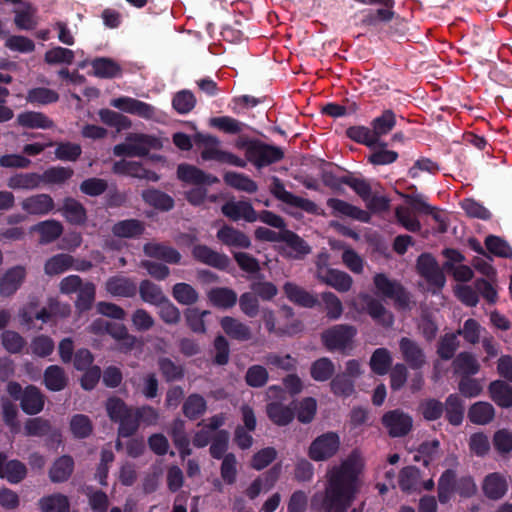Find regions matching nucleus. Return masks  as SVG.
<instances>
[{"mask_svg":"<svg viewBox=\"0 0 512 512\" xmlns=\"http://www.w3.org/2000/svg\"><path fill=\"white\" fill-rule=\"evenodd\" d=\"M106 290L114 297L132 298L137 293V285L131 278L112 276L106 281Z\"/></svg>","mask_w":512,"mask_h":512,"instance_id":"a878e982","label":"nucleus"},{"mask_svg":"<svg viewBox=\"0 0 512 512\" xmlns=\"http://www.w3.org/2000/svg\"><path fill=\"white\" fill-rule=\"evenodd\" d=\"M346 136L352 141L367 147L378 145L372 129L366 126H350L346 129Z\"/></svg>","mask_w":512,"mask_h":512,"instance_id":"680f3d73","label":"nucleus"},{"mask_svg":"<svg viewBox=\"0 0 512 512\" xmlns=\"http://www.w3.org/2000/svg\"><path fill=\"white\" fill-rule=\"evenodd\" d=\"M486 250L494 256L500 258L511 259L512 247L502 237L496 235H488L484 241Z\"/></svg>","mask_w":512,"mask_h":512,"instance_id":"13d9d810","label":"nucleus"},{"mask_svg":"<svg viewBox=\"0 0 512 512\" xmlns=\"http://www.w3.org/2000/svg\"><path fill=\"white\" fill-rule=\"evenodd\" d=\"M137 291L139 292L140 298L143 302L153 306L161 304L167 298L163 293L162 288L148 279L140 282Z\"/></svg>","mask_w":512,"mask_h":512,"instance_id":"a19ab883","label":"nucleus"},{"mask_svg":"<svg viewBox=\"0 0 512 512\" xmlns=\"http://www.w3.org/2000/svg\"><path fill=\"white\" fill-rule=\"evenodd\" d=\"M33 230L39 233L41 244H49L61 236L63 225L57 220L50 219L37 223Z\"/></svg>","mask_w":512,"mask_h":512,"instance_id":"ea45409f","label":"nucleus"},{"mask_svg":"<svg viewBox=\"0 0 512 512\" xmlns=\"http://www.w3.org/2000/svg\"><path fill=\"white\" fill-rule=\"evenodd\" d=\"M456 471L446 469L438 480V500L442 504L450 501L452 494L455 492L457 485Z\"/></svg>","mask_w":512,"mask_h":512,"instance_id":"79ce46f5","label":"nucleus"},{"mask_svg":"<svg viewBox=\"0 0 512 512\" xmlns=\"http://www.w3.org/2000/svg\"><path fill=\"white\" fill-rule=\"evenodd\" d=\"M209 300L218 308L229 309L237 302V294L227 287H217L210 290Z\"/></svg>","mask_w":512,"mask_h":512,"instance_id":"603ef678","label":"nucleus"},{"mask_svg":"<svg viewBox=\"0 0 512 512\" xmlns=\"http://www.w3.org/2000/svg\"><path fill=\"white\" fill-rule=\"evenodd\" d=\"M111 105L123 112L136 115L146 120L153 119L156 114V109L151 104L127 96L113 99Z\"/></svg>","mask_w":512,"mask_h":512,"instance_id":"ddd939ff","label":"nucleus"},{"mask_svg":"<svg viewBox=\"0 0 512 512\" xmlns=\"http://www.w3.org/2000/svg\"><path fill=\"white\" fill-rule=\"evenodd\" d=\"M177 177L185 183L193 185H212L219 182V179L211 174H208L200 168L182 163L177 167Z\"/></svg>","mask_w":512,"mask_h":512,"instance_id":"a211bd4d","label":"nucleus"},{"mask_svg":"<svg viewBox=\"0 0 512 512\" xmlns=\"http://www.w3.org/2000/svg\"><path fill=\"white\" fill-rule=\"evenodd\" d=\"M224 182L239 191L255 193L258 190L257 183L243 173L229 171L223 176Z\"/></svg>","mask_w":512,"mask_h":512,"instance_id":"09e8293b","label":"nucleus"},{"mask_svg":"<svg viewBox=\"0 0 512 512\" xmlns=\"http://www.w3.org/2000/svg\"><path fill=\"white\" fill-rule=\"evenodd\" d=\"M430 217L433 221L432 230L434 233L443 234L448 230V223L444 219L441 210L428 203V197L418 193V233H421L420 218Z\"/></svg>","mask_w":512,"mask_h":512,"instance_id":"9b49d317","label":"nucleus"},{"mask_svg":"<svg viewBox=\"0 0 512 512\" xmlns=\"http://www.w3.org/2000/svg\"><path fill=\"white\" fill-rule=\"evenodd\" d=\"M418 274L426 280L433 294L440 292L446 283L443 270L436 259L428 253L418 256Z\"/></svg>","mask_w":512,"mask_h":512,"instance_id":"423d86ee","label":"nucleus"},{"mask_svg":"<svg viewBox=\"0 0 512 512\" xmlns=\"http://www.w3.org/2000/svg\"><path fill=\"white\" fill-rule=\"evenodd\" d=\"M316 276L319 281L341 293L349 291L353 283L352 277L346 272L334 268H326L320 262L317 263Z\"/></svg>","mask_w":512,"mask_h":512,"instance_id":"1a4fd4ad","label":"nucleus"},{"mask_svg":"<svg viewBox=\"0 0 512 512\" xmlns=\"http://www.w3.org/2000/svg\"><path fill=\"white\" fill-rule=\"evenodd\" d=\"M283 291L290 302L300 307L313 308L319 303L315 295L293 282H286Z\"/></svg>","mask_w":512,"mask_h":512,"instance_id":"b1692460","label":"nucleus"},{"mask_svg":"<svg viewBox=\"0 0 512 512\" xmlns=\"http://www.w3.org/2000/svg\"><path fill=\"white\" fill-rule=\"evenodd\" d=\"M39 508L42 512H69L70 503L67 496L55 493L42 497L39 500Z\"/></svg>","mask_w":512,"mask_h":512,"instance_id":"6e6d98bb","label":"nucleus"},{"mask_svg":"<svg viewBox=\"0 0 512 512\" xmlns=\"http://www.w3.org/2000/svg\"><path fill=\"white\" fill-rule=\"evenodd\" d=\"M207 410V402L205 398L198 394H190L184 401L182 411L185 417L189 420H197Z\"/></svg>","mask_w":512,"mask_h":512,"instance_id":"49530a36","label":"nucleus"},{"mask_svg":"<svg viewBox=\"0 0 512 512\" xmlns=\"http://www.w3.org/2000/svg\"><path fill=\"white\" fill-rule=\"evenodd\" d=\"M340 437L329 431L317 436L308 448V456L316 462L326 461L335 456L340 448Z\"/></svg>","mask_w":512,"mask_h":512,"instance_id":"20e7f679","label":"nucleus"},{"mask_svg":"<svg viewBox=\"0 0 512 512\" xmlns=\"http://www.w3.org/2000/svg\"><path fill=\"white\" fill-rule=\"evenodd\" d=\"M445 419L452 426H460L464 420L465 404L459 394H450L444 403Z\"/></svg>","mask_w":512,"mask_h":512,"instance_id":"c85d7f7f","label":"nucleus"},{"mask_svg":"<svg viewBox=\"0 0 512 512\" xmlns=\"http://www.w3.org/2000/svg\"><path fill=\"white\" fill-rule=\"evenodd\" d=\"M94 75L99 78H114L121 73V67L110 58L99 57L92 61Z\"/></svg>","mask_w":512,"mask_h":512,"instance_id":"4d7b16f0","label":"nucleus"},{"mask_svg":"<svg viewBox=\"0 0 512 512\" xmlns=\"http://www.w3.org/2000/svg\"><path fill=\"white\" fill-rule=\"evenodd\" d=\"M281 242L285 243L281 253L288 258L302 260L311 253L310 245L292 230L284 229Z\"/></svg>","mask_w":512,"mask_h":512,"instance_id":"f8f14e48","label":"nucleus"},{"mask_svg":"<svg viewBox=\"0 0 512 512\" xmlns=\"http://www.w3.org/2000/svg\"><path fill=\"white\" fill-rule=\"evenodd\" d=\"M266 413L269 420L280 427L289 425L295 418L294 408L278 401L268 403Z\"/></svg>","mask_w":512,"mask_h":512,"instance_id":"473e14b6","label":"nucleus"},{"mask_svg":"<svg viewBox=\"0 0 512 512\" xmlns=\"http://www.w3.org/2000/svg\"><path fill=\"white\" fill-rule=\"evenodd\" d=\"M252 148L247 161L258 169L280 162L285 156L280 147L264 143L261 140H258Z\"/></svg>","mask_w":512,"mask_h":512,"instance_id":"6e6552de","label":"nucleus"},{"mask_svg":"<svg viewBox=\"0 0 512 512\" xmlns=\"http://www.w3.org/2000/svg\"><path fill=\"white\" fill-rule=\"evenodd\" d=\"M141 198L145 204L161 212H168L175 206V201L170 195L156 188L143 190Z\"/></svg>","mask_w":512,"mask_h":512,"instance_id":"bb28decb","label":"nucleus"},{"mask_svg":"<svg viewBox=\"0 0 512 512\" xmlns=\"http://www.w3.org/2000/svg\"><path fill=\"white\" fill-rule=\"evenodd\" d=\"M68 383L69 378L61 366L50 365L44 370L43 384L49 391H62L68 386Z\"/></svg>","mask_w":512,"mask_h":512,"instance_id":"2f4dec72","label":"nucleus"},{"mask_svg":"<svg viewBox=\"0 0 512 512\" xmlns=\"http://www.w3.org/2000/svg\"><path fill=\"white\" fill-rule=\"evenodd\" d=\"M218 241L229 248L249 249L252 245L250 237L243 231L224 224L216 233Z\"/></svg>","mask_w":512,"mask_h":512,"instance_id":"f3484780","label":"nucleus"},{"mask_svg":"<svg viewBox=\"0 0 512 512\" xmlns=\"http://www.w3.org/2000/svg\"><path fill=\"white\" fill-rule=\"evenodd\" d=\"M143 252L150 258L162 260L169 264H178L182 258L177 249L164 243L148 242L144 244Z\"/></svg>","mask_w":512,"mask_h":512,"instance_id":"4be33fe9","label":"nucleus"},{"mask_svg":"<svg viewBox=\"0 0 512 512\" xmlns=\"http://www.w3.org/2000/svg\"><path fill=\"white\" fill-rule=\"evenodd\" d=\"M395 114L391 110H385L379 117H376L371 125L373 134L377 140L378 145L387 146L386 143L380 142V137L388 134L395 126Z\"/></svg>","mask_w":512,"mask_h":512,"instance_id":"de8ad7c7","label":"nucleus"},{"mask_svg":"<svg viewBox=\"0 0 512 512\" xmlns=\"http://www.w3.org/2000/svg\"><path fill=\"white\" fill-rule=\"evenodd\" d=\"M326 204L331 209V214L335 217H348L363 223H369L371 220V216L368 211L354 206L342 199L329 198L327 199Z\"/></svg>","mask_w":512,"mask_h":512,"instance_id":"2eb2a0df","label":"nucleus"},{"mask_svg":"<svg viewBox=\"0 0 512 512\" xmlns=\"http://www.w3.org/2000/svg\"><path fill=\"white\" fill-rule=\"evenodd\" d=\"M21 207L29 215L44 216L54 209L55 203L49 194L41 193L23 199Z\"/></svg>","mask_w":512,"mask_h":512,"instance_id":"412c9836","label":"nucleus"},{"mask_svg":"<svg viewBox=\"0 0 512 512\" xmlns=\"http://www.w3.org/2000/svg\"><path fill=\"white\" fill-rule=\"evenodd\" d=\"M58 100L59 94L46 87L32 88L26 95V101L31 104L48 105L56 103Z\"/></svg>","mask_w":512,"mask_h":512,"instance_id":"e2e57ef3","label":"nucleus"},{"mask_svg":"<svg viewBox=\"0 0 512 512\" xmlns=\"http://www.w3.org/2000/svg\"><path fill=\"white\" fill-rule=\"evenodd\" d=\"M360 467L354 454L327 474L323 491L315 492L310 499L314 512H347L358 491Z\"/></svg>","mask_w":512,"mask_h":512,"instance_id":"f257e3e1","label":"nucleus"},{"mask_svg":"<svg viewBox=\"0 0 512 512\" xmlns=\"http://www.w3.org/2000/svg\"><path fill=\"white\" fill-rule=\"evenodd\" d=\"M211 127L227 134H239L243 131L245 124L230 116L212 117L209 120Z\"/></svg>","mask_w":512,"mask_h":512,"instance_id":"0e129e2a","label":"nucleus"},{"mask_svg":"<svg viewBox=\"0 0 512 512\" xmlns=\"http://www.w3.org/2000/svg\"><path fill=\"white\" fill-rule=\"evenodd\" d=\"M412 417L399 409L386 412L382 416V424L389 436L396 438L408 434L412 428Z\"/></svg>","mask_w":512,"mask_h":512,"instance_id":"9d476101","label":"nucleus"},{"mask_svg":"<svg viewBox=\"0 0 512 512\" xmlns=\"http://www.w3.org/2000/svg\"><path fill=\"white\" fill-rule=\"evenodd\" d=\"M172 296L182 305H192L198 301L199 294L196 289L188 283H176L172 288Z\"/></svg>","mask_w":512,"mask_h":512,"instance_id":"69168bd1","label":"nucleus"},{"mask_svg":"<svg viewBox=\"0 0 512 512\" xmlns=\"http://www.w3.org/2000/svg\"><path fill=\"white\" fill-rule=\"evenodd\" d=\"M192 256L196 261L222 271L226 270L231 263L226 254L219 253L204 244L195 245L192 248Z\"/></svg>","mask_w":512,"mask_h":512,"instance_id":"4468645a","label":"nucleus"},{"mask_svg":"<svg viewBox=\"0 0 512 512\" xmlns=\"http://www.w3.org/2000/svg\"><path fill=\"white\" fill-rule=\"evenodd\" d=\"M74 470V460L69 455L57 458L49 470V478L53 483H62L69 479Z\"/></svg>","mask_w":512,"mask_h":512,"instance_id":"e433bc0d","label":"nucleus"},{"mask_svg":"<svg viewBox=\"0 0 512 512\" xmlns=\"http://www.w3.org/2000/svg\"><path fill=\"white\" fill-rule=\"evenodd\" d=\"M17 124L30 129H50L53 121L42 112L25 111L17 116Z\"/></svg>","mask_w":512,"mask_h":512,"instance_id":"58836bf2","label":"nucleus"},{"mask_svg":"<svg viewBox=\"0 0 512 512\" xmlns=\"http://www.w3.org/2000/svg\"><path fill=\"white\" fill-rule=\"evenodd\" d=\"M73 262L74 259L69 254H56L47 259V261L44 264V272L48 276L59 275L69 270L73 266Z\"/></svg>","mask_w":512,"mask_h":512,"instance_id":"864d4df0","label":"nucleus"},{"mask_svg":"<svg viewBox=\"0 0 512 512\" xmlns=\"http://www.w3.org/2000/svg\"><path fill=\"white\" fill-rule=\"evenodd\" d=\"M25 435L29 437H43L51 435L53 441H61V434L58 431H52L49 420L42 417L29 418L24 425Z\"/></svg>","mask_w":512,"mask_h":512,"instance_id":"7c9ffc66","label":"nucleus"},{"mask_svg":"<svg viewBox=\"0 0 512 512\" xmlns=\"http://www.w3.org/2000/svg\"><path fill=\"white\" fill-rule=\"evenodd\" d=\"M459 205L469 218L480 219L483 221H488L492 218L490 210L474 198H464L460 201Z\"/></svg>","mask_w":512,"mask_h":512,"instance_id":"bf43d9fd","label":"nucleus"},{"mask_svg":"<svg viewBox=\"0 0 512 512\" xmlns=\"http://www.w3.org/2000/svg\"><path fill=\"white\" fill-rule=\"evenodd\" d=\"M159 371L167 383L180 381L185 376V368L183 365L174 363L168 357H160L158 359Z\"/></svg>","mask_w":512,"mask_h":512,"instance_id":"5fc2aeb1","label":"nucleus"},{"mask_svg":"<svg viewBox=\"0 0 512 512\" xmlns=\"http://www.w3.org/2000/svg\"><path fill=\"white\" fill-rule=\"evenodd\" d=\"M145 232V223L139 219H125L112 226V233L118 238H139Z\"/></svg>","mask_w":512,"mask_h":512,"instance_id":"72a5a7b5","label":"nucleus"},{"mask_svg":"<svg viewBox=\"0 0 512 512\" xmlns=\"http://www.w3.org/2000/svg\"><path fill=\"white\" fill-rule=\"evenodd\" d=\"M357 329L349 324H337L321 333V342L323 346L330 352L340 351L345 353L355 336Z\"/></svg>","mask_w":512,"mask_h":512,"instance_id":"7ed1b4c3","label":"nucleus"},{"mask_svg":"<svg viewBox=\"0 0 512 512\" xmlns=\"http://www.w3.org/2000/svg\"><path fill=\"white\" fill-rule=\"evenodd\" d=\"M222 214L237 222L241 219L253 223L258 220V214L248 201H227L221 207Z\"/></svg>","mask_w":512,"mask_h":512,"instance_id":"dca6fc26","label":"nucleus"},{"mask_svg":"<svg viewBox=\"0 0 512 512\" xmlns=\"http://www.w3.org/2000/svg\"><path fill=\"white\" fill-rule=\"evenodd\" d=\"M74 174V171L70 167L63 166H53L46 169L41 174L42 185L43 184H64L68 181Z\"/></svg>","mask_w":512,"mask_h":512,"instance_id":"052dcab7","label":"nucleus"},{"mask_svg":"<svg viewBox=\"0 0 512 512\" xmlns=\"http://www.w3.org/2000/svg\"><path fill=\"white\" fill-rule=\"evenodd\" d=\"M42 186L41 174L37 172H19L7 179V187L12 190H36Z\"/></svg>","mask_w":512,"mask_h":512,"instance_id":"c756f323","label":"nucleus"},{"mask_svg":"<svg viewBox=\"0 0 512 512\" xmlns=\"http://www.w3.org/2000/svg\"><path fill=\"white\" fill-rule=\"evenodd\" d=\"M335 373V365L328 357H321L310 366V376L317 382H325L332 378Z\"/></svg>","mask_w":512,"mask_h":512,"instance_id":"3c124183","label":"nucleus"},{"mask_svg":"<svg viewBox=\"0 0 512 512\" xmlns=\"http://www.w3.org/2000/svg\"><path fill=\"white\" fill-rule=\"evenodd\" d=\"M294 410L300 423L309 424L316 415L317 401L313 397H305L298 403Z\"/></svg>","mask_w":512,"mask_h":512,"instance_id":"338daca9","label":"nucleus"},{"mask_svg":"<svg viewBox=\"0 0 512 512\" xmlns=\"http://www.w3.org/2000/svg\"><path fill=\"white\" fill-rule=\"evenodd\" d=\"M488 392L492 401L499 407H512V386L505 381H492L488 386Z\"/></svg>","mask_w":512,"mask_h":512,"instance_id":"f704fd0d","label":"nucleus"},{"mask_svg":"<svg viewBox=\"0 0 512 512\" xmlns=\"http://www.w3.org/2000/svg\"><path fill=\"white\" fill-rule=\"evenodd\" d=\"M105 333L120 343V349L123 352L131 351L136 344V337L129 334L124 324L109 322L105 326Z\"/></svg>","mask_w":512,"mask_h":512,"instance_id":"c9c22d12","label":"nucleus"},{"mask_svg":"<svg viewBox=\"0 0 512 512\" xmlns=\"http://www.w3.org/2000/svg\"><path fill=\"white\" fill-rule=\"evenodd\" d=\"M393 359L387 348H377L373 351L369 365L371 371L379 376L386 375L392 367Z\"/></svg>","mask_w":512,"mask_h":512,"instance_id":"37998d69","label":"nucleus"},{"mask_svg":"<svg viewBox=\"0 0 512 512\" xmlns=\"http://www.w3.org/2000/svg\"><path fill=\"white\" fill-rule=\"evenodd\" d=\"M373 281L377 293L393 300L396 307L404 309L408 306V293L399 282L390 280L384 273L376 274Z\"/></svg>","mask_w":512,"mask_h":512,"instance_id":"0eeeda50","label":"nucleus"},{"mask_svg":"<svg viewBox=\"0 0 512 512\" xmlns=\"http://www.w3.org/2000/svg\"><path fill=\"white\" fill-rule=\"evenodd\" d=\"M455 374L462 376H473L480 371V364L470 352L459 353L453 361Z\"/></svg>","mask_w":512,"mask_h":512,"instance_id":"4c0bfd02","label":"nucleus"},{"mask_svg":"<svg viewBox=\"0 0 512 512\" xmlns=\"http://www.w3.org/2000/svg\"><path fill=\"white\" fill-rule=\"evenodd\" d=\"M495 416L494 407L488 402H476L468 410V418L471 423L485 425L490 423Z\"/></svg>","mask_w":512,"mask_h":512,"instance_id":"c03bdc74","label":"nucleus"},{"mask_svg":"<svg viewBox=\"0 0 512 512\" xmlns=\"http://www.w3.org/2000/svg\"><path fill=\"white\" fill-rule=\"evenodd\" d=\"M26 278V269L21 265L9 268L0 279V295L9 297L22 285Z\"/></svg>","mask_w":512,"mask_h":512,"instance_id":"aec40b11","label":"nucleus"},{"mask_svg":"<svg viewBox=\"0 0 512 512\" xmlns=\"http://www.w3.org/2000/svg\"><path fill=\"white\" fill-rule=\"evenodd\" d=\"M270 191L275 198L291 207L301 209L312 215L323 214L318 205L312 200L294 195L292 192L287 191L282 181L276 176L272 178Z\"/></svg>","mask_w":512,"mask_h":512,"instance_id":"39448f33","label":"nucleus"},{"mask_svg":"<svg viewBox=\"0 0 512 512\" xmlns=\"http://www.w3.org/2000/svg\"><path fill=\"white\" fill-rule=\"evenodd\" d=\"M220 326L224 333L231 339L239 342H246L252 339L251 328L232 316H224L220 320Z\"/></svg>","mask_w":512,"mask_h":512,"instance_id":"5701e85b","label":"nucleus"},{"mask_svg":"<svg viewBox=\"0 0 512 512\" xmlns=\"http://www.w3.org/2000/svg\"><path fill=\"white\" fill-rule=\"evenodd\" d=\"M482 489L488 499L499 500L507 493L508 483L503 475L494 472L484 478Z\"/></svg>","mask_w":512,"mask_h":512,"instance_id":"cd10ccee","label":"nucleus"},{"mask_svg":"<svg viewBox=\"0 0 512 512\" xmlns=\"http://www.w3.org/2000/svg\"><path fill=\"white\" fill-rule=\"evenodd\" d=\"M27 468L17 459L8 460L4 452H0V478L11 484H18L25 479Z\"/></svg>","mask_w":512,"mask_h":512,"instance_id":"6ab92c4d","label":"nucleus"},{"mask_svg":"<svg viewBox=\"0 0 512 512\" xmlns=\"http://www.w3.org/2000/svg\"><path fill=\"white\" fill-rule=\"evenodd\" d=\"M409 207L398 206L395 210V215L399 223H401L407 230L416 232V195L412 193L407 197Z\"/></svg>","mask_w":512,"mask_h":512,"instance_id":"a18cd8bd","label":"nucleus"},{"mask_svg":"<svg viewBox=\"0 0 512 512\" xmlns=\"http://www.w3.org/2000/svg\"><path fill=\"white\" fill-rule=\"evenodd\" d=\"M62 216L72 225L81 226L87 221V210L84 205L72 197H66L60 209Z\"/></svg>","mask_w":512,"mask_h":512,"instance_id":"393cba45","label":"nucleus"},{"mask_svg":"<svg viewBox=\"0 0 512 512\" xmlns=\"http://www.w3.org/2000/svg\"><path fill=\"white\" fill-rule=\"evenodd\" d=\"M367 311L375 321L384 327H391L394 323V317L392 313L387 311L384 305L378 300H370L367 303Z\"/></svg>","mask_w":512,"mask_h":512,"instance_id":"774afa93","label":"nucleus"},{"mask_svg":"<svg viewBox=\"0 0 512 512\" xmlns=\"http://www.w3.org/2000/svg\"><path fill=\"white\" fill-rule=\"evenodd\" d=\"M127 140L131 142L136 157H145L151 148H158L159 146V140L147 134H132L127 137Z\"/></svg>","mask_w":512,"mask_h":512,"instance_id":"8fccbe9b","label":"nucleus"},{"mask_svg":"<svg viewBox=\"0 0 512 512\" xmlns=\"http://www.w3.org/2000/svg\"><path fill=\"white\" fill-rule=\"evenodd\" d=\"M8 395L18 401L21 410L27 415H37L43 411L46 397L35 385L29 384L25 388L16 381L8 382L6 386Z\"/></svg>","mask_w":512,"mask_h":512,"instance_id":"f03ea898","label":"nucleus"}]
</instances>
